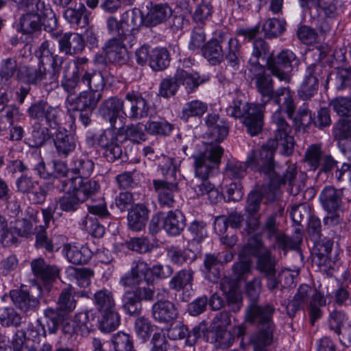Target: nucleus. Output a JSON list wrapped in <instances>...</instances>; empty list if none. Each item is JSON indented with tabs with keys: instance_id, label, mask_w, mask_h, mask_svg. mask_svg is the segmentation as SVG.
Segmentation results:
<instances>
[{
	"instance_id": "nucleus-1",
	"label": "nucleus",
	"mask_w": 351,
	"mask_h": 351,
	"mask_svg": "<svg viewBox=\"0 0 351 351\" xmlns=\"http://www.w3.org/2000/svg\"><path fill=\"white\" fill-rule=\"evenodd\" d=\"M253 74L252 80H254L255 88L260 95L261 103L263 110L269 101H273L278 106V109L272 115V122L275 124L274 142L271 147H276L281 154L290 156L293 152L295 141L290 134L291 126L287 123L282 112L285 111L289 119H292L295 111L296 105L293 99V93L289 87H280L274 89V80L269 74L265 73V67L257 69H249Z\"/></svg>"
},
{
	"instance_id": "nucleus-2",
	"label": "nucleus",
	"mask_w": 351,
	"mask_h": 351,
	"mask_svg": "<svg viewBox=\"0 0 351 351\" xmlns=\"http://www.w3.org/2000/svg\"><path fill=\"white\" fill-rule=\"evenodd\" d=\"M35 56L38 60V67H21L19 69V77L29 84L42 86L49 92L58 86L64 58L56 52L55 45L48 40L40 44Z\"/></svg>"
},
{
	"instance_id": "nucleus-3",
	"label": "nucleus",
	"mask_w": 351,
	"mask_h": 351,
	"mask_svg": "<svg viewBox=\"0 0 351 351\" xmlns=\"http://www.w3.org/2000/svg\"><path fill=\"white\" fill-rule=\"evenodd\" d=\"M274 151L268 146H263L259 150L258 158L255 156L248 160V164L253 167L258 168L260 173L267 176L274 186L289 184L291 192L297 195L305 186V177L300 175L297 178V169L295 164L288 165L282 174L280 172V167L274 160Z\"/></svg>"
},
{
	"instance_id": "nucleus-4",
	"label": "nucleus",
	"mask_w": 351,
	"mask_h": 351,
	"mask_svg": "<svg viewBox=\"0 0 351 351\" xmlns=\"http://www.w3.org/2000/svg\"><path fill=\"white\" fill-rule=\"evenodd\" d=\"M274 308L269 304L260 306L257 303L250 304L246 310L245 320L259 327L257 332L250 338L254 351H269L268 346L272 343L274 325L272 316Z\"/></svg>"
},
{
	"instance_id": "nucleus-5",
	"label": "nucleus",
	"mask_w": 351,
	"mask_h": 351,
	"mask_svg": "<svg viewBox=\"0 0 351 351\" xmlns=\"http://www.w3.org/2000/svg\"><path fill=\"white\" fill-rule=\"evenodd\" d=\"M306 306L311 325L322 316L321 307L326 305V299L321 292L304 284L299 287L293 299L286 306L287 313L293 317L301 308Z\"/></svg>"
},
{
	"instance_id": "nucleus-6",
	"label": "nucleus",
	"mask_w": 351,
	"mask_h": 351,
	"mask_svg": "<svg viewBox=\"0 0 351 351\" xmlns=\"http://www.w3.org/2000/svg\"><path fill=\"white\" fill-rule=\"evenodd\" d=\"M162 174L166 176L165 180H154L153 184L158 195V201L162 207H173L175 198L178 193L176 182L177 166L174 160L171 158H165L160 165Z\"/></svg>"
},
{
	"instance_id": "nucleus-7",
	"label": "nucleus",
	"mask_w": 351,
	"mask_h": 351,
	"mask_svg": "<svg viewBox=\"0 0 351 351\" xmlns=\"http://www.w3.org/2000/svg\"><path fill=\"white\" fill-rule=\"evenodd\" d=\"M226 113L232 117H243V123L251 136H256L262 130L264 112L261 105L234 100L232 105L226 108Z\"/></svg>"
},
{
	"instance_id": "nucleus-8",
	"label": "nucleus",
	"mask_w": 351,
	"mask_h": 351,
	"mask_svg": "<svg viewBox=\"0 0 351 351\" xmlns=\"http://www.w3.org/2000/svg\"><path fill=\"white\" fill-rule=\"evenodd\" d=\"M28 11L20 19V29L23 34H32L41 29L42 21L45 18L56 23L55 15L51 8L41 0H27Z\"/></svg>"
},
{
	"instance_id": "nucleus-9",
	"label": "nucleus",
	"mask_w": 351,
	"mask_h": 351,
	"mask_svg": "<svg viewBox=\"0 0 351 351\" xmlns=\"http://www.w3.org/2000/svg\"><path fill=\"white\" fill-rule=\"evenodd\" d=\"M223 154L221 146L210 145L203 152L193 156L195 176L206 180L217 173Z\"/></svg>"
},
{
	"instance_id": "nucleus-10",
	"label": "nucleus",
	"mask_w": 351,
	"mask_h": 351,
	"mask_svg": "<svg viewBox=\"0 0 351 351\" xmlns=\"http://www.w3.org/2000/svg\"><path fill=\"white\" fill-rule=\"evenodd\" d=\"M76 304L77 301L74 298L72 287L69 286L63 289L57 300L56 308H47L44 311V316L47 319V326L49 333H56L61 317L73 312Z\"/></svg>"
},
{
	"instance_id": "nucleus-11",
	"label": "nucleus",
	"mask_w": 351,
	"mask_h": 351,
	"mask_svg": "<svg viewBox=\"0 0 351 351\" xmlns=\"http://www.w3.org/2000/svg\"><path fill=\"white\" fill-rule=\"evenodd\" d=\"M298 62L299 60L292 51L283 50L276 57L267 58V67L280 81L289 83L291 80V73L293 68L298 65Z\"/></svg>"
},
{
	"instance_id": "nucleus-12",
	"label": "nucleus",
	"mask_w": 351,
	"mask_h": 351,
	"mask_svg": "<svg viewBox=\"0 0 351 351\" xmlns=\"http://www.w3.org/2000/svg\"><path fill=\"white\" fill-rule=\"evenodd\" d=\"M27 114L31 119L38 121H45L50 128L56 129L60 125L62 111L58 106H52L46 101L39 100L31 104Z\"/></svg>"
},
{
	"instance_id": "nucleus-13",
	"label": "nucleus",
	"mask_w": 351,
	"mask_h": 351,
	"mask_svg": "<svg viewBox=\"0 0 351 351\" xmlns=\"http://www.w3.org/2000/svg\"><path fill=\"white\" fill-rule=\"evenodd\" d=\"M333 243V241L328 238H320L315 241L316 261L320 269L324 271L333 269L339 260L337 251H332Z\"/></svg>"
},
{
	"instance_id": "nucleus-14",
	"label": "nucleus",
	"mask_w": 351,
	"mask_h": 351,
	"mask_svg": "<svg viewBox=\"0 0 351 351\" xmlns=\"http://www.w3.org/2000/svg\"><path fill=\"white\" fill-rule=\"evenodd\" d=\"M126 103L124 115L131 120H139L148 116L149 105L147 101L138 92H129L125 95Z\"/></svg>"
},
{
	"instance_id": "nucleus-15",
	"label": "nucleus",
	"mask_w": 351,
	"mask_h": 351,
	"mask_svg": "<svg viewBox=\"0 0 351 351\" xmlns=\"http://www.w3.org/2000/svg\"><path fill=\"white\" fill-rule=\"evenodd\" d=\"M322 74L320 64H312L306 68L304 80L298 90V95L303 100L311 99L319 88V80Z\"/></svg>"
},
{
	"instance_id": "nucleus-16",
	"label": "nucleus",
	"mask_w": 351,
	"mask_h": 351,
	"mask_svg": "<svg viewBox=\"0 0 351 351\" xmlns=\"http://www.w3.org/2000/svg\"><path fill=\"white\" fill-rule=\"evenodd\" d=\"M117 127L106 130L99 136L98 143L105 149L104 156L109 162H114L121 158L123 150L118 139L119 134L115 131Z\"/></svg>"
},
{
	"instance_id": "nucleus-17",
	"label": "nucleus",
	"mask_w": 351,
	"mask_h": 351,
	"mask_svg": "<svg viewBox=\"0 0 351 351\" xmlns=\"http://www.w3.org/2000/svg\"><path fill=\"white\" fill-rule=\"evenodd\" d=\"M143 281L147 285H152L151 267L146 262L139 260L134 263L130 274L121 278L120 283L124 287H132L136 285H139Z\"/></svg>"
},
{
	"instance_id": "nucleus-18",
	"label": "nucleus",
	"mask_w": 351,
	"mask_h": 351,
	"mask_svg": "<svg viewBox=\"0 0 351 351\" xmlns=\"http://www.w3.org/2000/svg\"><path fill=\"white\" fill-rule=\"evenodd\" d=\"M61 182L63 189H65L68 185H70V189L75 190L79 196L84 197V202L98 192L100 189L99 184L97 181L84 180V178L80 177H72Z\"/></svg>"
},
{
	"instance_id": "nucleus-19",
	"label": "nucleus",
	"mask_w": 351,
	"mask_h": 351,
	"mask_svg": "<svg viewBox=\"0 0 351 351\" xmlns=\"http://www.w3.org/2000/svg\"><path fill=\"white\" fill-rule=\"evenodd\" d=\"M34 289L40 291V287H35L28 291L20 289L12 291L11 298L15 306L25 313L35 311L40 302L38 299L33 295Z\"/></svg>"
},
{
	"instance_id": "nucleus-20",
	"label": "nucleus",
	"mask_w": 351,
	"mask_h": 351,
	"mask_svg": "<svg viewBox=\"0 0 351 351\" xmlns=\"http://www.w3.org/2000/svg\"><path fill=\"white\" fill-rule=\"evenodd\" d=\"M343 191L332 186H325L321 191L319 199L326 212L337 211L342 206Z\"/></svg>"
},
{
	"instance_id": "nucleus-21",
	"label": "nucleus",
	"mask_w": 351,
	"mask_h": 351,
	"mask_svg": "<svg viewBox=\"0 0 351 351\" xmlns=\"http://www.w3.org/2000/svg\"><path fill=\"white\" fill-rule=\"evenodd\" d=\"M230 38L224 34H219L217 38L209 40L203 48V55L210 64L215 65L223 59L224 52L222 44H227Z\"/></svg>"
},
{
	"instance_id": "nucleus-22",
	"label": "nucleus",
	"mask_w": 351,
	"mask_h": 351,
	"mask_svg": "<svg viewBox=\"0 0 351 351\" xmlns=\"http://www.w3.org/2000/svg\"><path fill=\"white\" fill-rule=\"evenodd\" d=\"M59 50L66 55H75L81 53L84 47V38L75 32L64 34L58 40Z\"/></svg>"
},
{
	"instance_id": "nucleus-23",
	"label": "nucleus",
	"mask_w": 351,
	"mask_h": 351,
	"mask_svg": "<svg viewBox=\"0 0 351 351\" xmlns=\"http://www.w3.org/2000/svg\"><path fill=\"white\" fill-rule=\"evenodd\" d=\"M125 103L117 97H111L102 101L99 106V113L101 117L108 121L112 128H115L117 119L119 112L123 113Z\"/></svg>"
},
{
	"instance_id": "nucleus-24",
	"label": "nucleus",
	"mask_w": 351,
	"mask_h": 351,
	"mask_svg": "<svg viewBox=\"0 0 351 351\" xmlns=\"http://www.w3.org/2000/svg\"><path fill=\"white\" fill-rule=\"evenodd\" d=\"M53 143L58 156L65 158L73 152L77 147V143L73 136L68 134L64 128H58L53 138Z\"/></svg>"
},
{
	"instance_id": "nucleus-25",
	"label": "nucleus",
	"mask_w": 351,
	"mask_h": 351,
	"mask_svg": "<svg viewBox=\"0 0 351 351\" xmlns=\"http://www.w3.org/2000/svg\"><path fill=\"white\" fill-rule=\"evenodd\" d=\"M106 58L112 63L123 64L127 60L128 51L123 39L114 38L108 40L103 47Z\"/></svg>"
},
{
	"instance_id": "nucleus-26",
	"label": "nucleus",
	"mask_w": 351,
	"mask_h": 351,
	"mask_svg": "<svg viewBox=\"0 0 351 351\" xmlns=\"http://www.w3.org/2000/svg\"><path fill=\"white\" fill-rule=\"evenodd\" d=\"M90 15V12L82 3H79L77 8H67L63 14L67 22L80 28L88 25Z\"/></svg>"
},
{
	"instance_id": "nucleus-27",
	"label": "nucleus",
	"mask_w": 351,
	"mask_h": 351,
	"mask_svg": "<svg viewBox=\"0 0 351 351\" xmlns=\"http://www.w3.org/2000/svg\"><path fill=\"white\" fill-rule=\"evenodd\" d=\"M208 132L213 141H222L228 134V126L226 121L219 118L218 114H209L205 120Z\"/></svg>"
},
{
	"instance_id": "nucleus-28",
	"label": "nucleus",
	"mask_w": 351,
	"mask_h": 351,
	"mask_svg": "<svg viewBox=\"0 0 351 351\" xmlns=\"http://www.w3.org/2000/svg\"><path fill=\"white\" fill-rule=\"evenodd\" d=\"M178 311L173 303L159 301L152 307V315L155 320L161 323H169L178 317Z\"/></svg>"
},
{
	"instance_id": "nucleus-29",
	"label": "nucleus",
	"mask_w": 351,
	"mask_h": 351,
	"mask_svg": "<svg viewBox=\"0 0 351 351\" xmlns=\"http://www.w3.org/2000/svg\"><path fill=\"white\" fill-rule=\"evenodd\" d=\"M31 267L37 278L47 282L53 280L59 273L56 266L47 264L41 258L34 259L31 262Z\"/></svg>"
},
{
	"instance_id": "nucleus-30",
	"label": "nucleus",
	"mask_w": 351,
	"mask_h": 351,
	"mask_svg": "<svg viewBox=\"0 0 351 351\" xmlns=\"http://www.w3.org/2000/svg\"><path fill=\"white\" fill-rule=\"evenodd\" d=\"M165 230L171 235H179L186 226L185 217L179 210L169 211L163 217Z\"/></svg>"
},
{
	"instance_id": "nucleus-31",
	"label": "nucleus",
	"mask_w": 351,
	"mask_h": 351,
	"mask_svg": "<svg viewBox=\"0 0 351 351\" xmlns=\"http://www.w3.org/2000/svg\"><path fill=\"white\" fill-rule=\"evenodd\" d=\"M148 219V210L142 204L134 206L128 213V226L134 231H139L143 228Z\"/></svg>"
},
{
	"instance_id": "nucleus-32",
	"label": "nucleus",
	"mask_w": 351,
	"mask_h": 351,
	"mask_svg": "<svg viewBox=\"0 0 351 351\" xmlns=\"http://www.w3.org/2000/svg\"><path fill=\"white\" fill-rule=\"evenodd\" d=\"M172 13V9L167 3L154 4L147 14L145 21L148 25L155 26L166 21Z\"/></svg>"
},
{
	"instance_id": "nucleus-33",
	"label": "nucleus",
	"mask_w": 351,
	"mask_h": 351,
	"mask_svg": "<svg viewBox=\"0 0 351 351\" xmlns=\"http://www.w3.org/2000/svg\"><path fill=\"white\" fill-rule=\"evenodd\" d=\"M269 54V46L268 43L261 38L254 39L252 43L251 56L249 59V69H257L258 66L265 67L259 63V60H265Z\"/></svg>"
},
{
	"instance_id": "nucleus-34",
	"label": "nucleus",
	"mask_w": 351,
	"mask_h": 351,
	"mask_svg": "<svg viewBox=\"0 0 351 351\" xmlns=\"http://www.w3.org/2000/svg\"><path fill=\"white\" fill-rule=\"evenodd\" d=\"M60 189L66 191V193L59 198L58 202L60 209L67 213L76 211L80 207V205L84 202V197L79 196L75 190L70 189V185H68L65 189H63L62 186Z\"/></svg>"
},
{
	"instance_id": "nucleus-35",
	"label": "nucleus",
	"mask_w": 351,
	"mask_h": 351,
	"mask_svg": "<svg viewBox=\"0 0 351 351\" xmlns=\"http://www.w3.org/2000/svg\"><path fill=\"white\" fill-rule=\"evenodd\" d=\"M259 152L258 153L252 151L251 154L247 157L245 162L237 161V160H230L227 162L225 174L226 176L232 179H241L243 178L246 174L247 167L251 169L258 171V168H255L248 164V160L251 157L255 156L256 158H258Z\"/></svg>"
},
{
	"instance_id": "nucleus-36",
	"label": "nucleus",
	"mask_w": 351,
	"mask_h": 351,
	"mask_svg": "<svg viewBox=\"0 0 351 351\" xmlns=\"http://www.w3.org/2000/svg\"><path fill=\"white\" fill-rule=\"evenodd\" d=\"M93 303L99 313L116 308L114 294L106 288L97 290L93 294Z\"/></svg>"
},
{
	"instance_id": "nucleus-37",
	"label": "nucleus",
	"mask_w": 351,
	"mask_h": 351,
	"mask_svg": "<svg viewBox=\"0 0 351 351\" xmlns=\"http://www.w3.org/2000/svg\"><path fill=\"white\" fill-rule=\"evenodd\" d=\"M276 257L272 255L269 249L256 259L255 269L263 276H271V274L276 273Z\"/></svg>"
},
{
	"instance_id": "nucleus-38",
	"label": "nucleus",
	"mask_w": 351,
	"mask_h": 351,
	"mask_svg": "<svg viewBox=\"0 0 351 351\" xmlns=\"http://www.w3.org/2000/svg\"><path fill=\"white\" fill-rule=\"evenodd\" d=\"M63 253L68 261L74 265L86 264L90 256L88 248L70 244L64 246Z\"/></svg>"
},
{
	"instance_id": "nucleus-39",
	"label": "nucleus",
	"mask_w": 351,
	"mask_h": 351,
	"mask_svg": "<svg viewBox=\"0 0 351 351\" xmlns=\"http://www.w3.org/2000/svg\"><path fill=\"white\" fill-rule=\"evenodd\" d=\"M95 168L93 161L86 156H75L72 162L71 171L77 177L87 178L91 176Z\"/></svg>"
},
{
	"instance_id": "nucleus-40",
	"label": "nucleus",
	"mask_w": 351,
	"mask_h": 351,
	"mask_svg": "<svg viewBox=\"0 0 351 351\" xmlns=\"http://www.w3.org/2000/svg\"><path fill=\"white\" fill-rule=\"evenodd\" d=\"M269 248L265 247L258 235H254L250 237L247 243L244 245L239 253L241 258H247L254 256L256 259Z\"/></svg>"
},
{
	"instance_id": "nucleus-41",
	"label": "nucleus",
	"mask_w": 351,
	"mask_h": 351,
	"mask_svg": "<svg viewBox=\"0 0 351 351\" xmlns=\"http://www.w3.org/2000/svg\"><path fill=\"white\" fill-rule=\"evenodd\" d=\"M176 80H178L179 86L182 84L187 93H192L197 87L204 82L197 73H191L183 69H178L176 71Z\"/></svg>"
},
{
	"instance_id": "nucleus-42",
	"label": "nucleus",
	"mask_w": 351,
	"mask_h": 351,
	"mask_svg": "<svg viewBox=\"0 0 351 351\" xmlns=\"http://www.w3.org/2000/svg\"><path fill=\"white\" fill-rule=\"evenodd\" d=\"M38 211L32 210L29 219L22 218L16 219L13 230L16 234L20 237H28L33 234V223L38 222Z\"/></svg>"
},
{
	"instance_id": "nucleus-43",
	"label": "nucleus",
	"mask_w": 351,
	"mask_h": 351,
	"mask_svg": "<svg viewBox=\"0 0 351 351\" xmlns=\"http://www.w3.org/2000/svg\"><path fill=\"white\" fill-rule=\"evenodd\" d=\"M328 81L337 90L351 89V68H341L334 75L328 77Z\"/></svg>"
},
{
	"instance_id": "nucleus-44",
	"label": "nucleus",
	"mask_w": 351,
	"mask_h": 351,
	"mask_svg": "<svg viewBox=\"0 0 351 351\" xmlns=\"http://www.w3.org/2000/svg\"><path fill=\"white\" fill-rule=\"evenodd\" d=\"M170 63L169 53L166 48H155L149 55V66L154 71L165 69Z\"/></svg>"
},
{
	"instance_id": "nucleus-45",
	"label": "nucleus",
	"mask_w": 351,
	"mask_h": 351,
	"mask_svg": "<svg viewBox=\"0 0 351 351\" xmlns=\"http://www.w3.org/2000/svg\"><path fill=\"white\" fill-rule=\"evenodd\" d=\"M101 317L99 322V328L103 332L108 333L115 330L120 324V316L116 308L100 313Z\"/></svg>"
},
{
	"instance_id": "nucleus-46",
	"label": "nucleus",
	"mask_w": 351,
	"mask_h": 351,
	"mask_svg": "<svg viewBox=\"0 0 351 351\" xmlns=\"http://www.w3.org/2000/svg\"><path fill=\"white\" fill-rule=\"evenodd\" d=\"M221 283V289L226 296L228 305L233 312L239 311L242 306V297L234 284Z\"/></svg>"
},
{
	"instance_id": "nucleus-47",
	"label": "nucleus",
	"mask_w": 351,
	"mask_h": 351,
	"mask_svg": "<svg viewBox=\"0 0 351 351\" xmlns=\"http://www.w3.org/2000/svg\"><path fill=\"white\" fill-rule=\"evenodd\" d=\"M194 271L191 268H185L178 272L170 280L171 289L180 291L187 286H191L193 280Z\"/></svg>"
},
{
	"instance_id": "nucleus-48",
	"label": "nucleus",
	"mask_w": 351,
	"mask_h": 351,
	"mask_svg": "<svg viewBox=\"0 0 351 351\" xmlns=\"http://www.w3.org/2000/svg\"><path fill=\"white\" fill-rule=\"evenodd\" d=\"M101 97V93L82 91L76 98L77 109L94 110Z\"/></svg>"
},
{
	"instance_id": "nucleus-49",
	"label": "nucleus",
	"mask_w": 351,
	"mask_h": 351,
	"mask_svg": "<svg viewBox=\"0 0 351 351\" xmlns=\"http://www.w3.org/2000/svg\"><path fill=\"white\" fill-rule=\"evenodd\" d=\"M17 70L18 64L15 58H8L3 60L1 63L0 84L8 86Z\"/></svg>"
},
{
	"instance_id": "nucleus-50",
	"label": "nucleus",
	"mask_w": 351,
	"mask_h": 351,
	"mask_svg": "<svg viewBox=\"0 0 351 351\" xmlns=\"http://www.w3.org/2000/svg\"><path fill=\"white\" fill-rule=\"evenodd\" d=\"M82 82L87 85L91 92L100 93L105 86L102 74L95 71H85L82 77Z\"/></svg>"
},
{
	"instance_id": "nucleus-51",
	"label": "nucleus",
	"mask_w": 351,
	"mask_h": 351,
	"mask_svg": "<svg viewBox=\"0 0 351 351\" xmlns=\"http://www.w3.org/2000/svg\"><path fill=\"white\" fill-rule=\"evenodd\" d=\"M207 104L200 100H193L186 102L182 110V118L188 120L192 117H201L207 110Z\"/></svg>"
},
{
	"instance_id": "nucleus-52",
	"label": "nucleus",
	"mask_w": 351,
	"mask_h": 351,
	"mask_svg": "<svg viewBox=\"0 0 351 351\" xmlns=\"http://www.w3.org/2000/svg\"><path fill=\"white\" fill-rule=\"evenodd\" d=\"M315 1L327 18L335 19L341 12L342 2L341 0H315Z\"/></svg>"
},
{
	"instance_id": "nucleus-53",
	"label": "nucleus",
	"mask_w": 351,
	"mask_h": 351,
	"mask_svg": "<svg viewBox=\"0 0 351 351\" xmlns=\"http://www.w3.org/2000/svg\"><path fill=\"white\" fill-rule=\"evenodd\" d=\"M50 135L49 130L42 126L39 123H36L33 126V130L28 138L29 145L32 147H40L49 140Z\"/></svg>"
},
{
	"instance_id": "nucleus-54",
	"label": "nucleus",
	"mask_w": 351,
	"mask_h": 351,
	"mask_svg": "<svg viewBox=\"0 0 351 351\" xmlns=\"http://www.w3.org/2000/svg\"><path fill=\"white\" fill-rule=\"evenodd\" d=\"M302 241V234L300 228H295V235L291 238L284 234H278L276 238V243L278 247L285 251L298 248Z\"/></svg>"
},
{
	"instance_id": "nucleus-55",
	"label": "nucleus",
	"mask_w": 351,
	"mask_h": 351,
	"mask_svg": "<svg viewBox=\"0 0 351 351\" xmlns=\"http://www.w3.org/2000/svg\"><path fill=\"white\" fill-rule=\"evenodd\" d=\"M22 322V317L12 307L0 308V324L3 326L18 327Z\"/></svg>"
},
{
	"instance_id": "nucleus-56",
	"label": "nucleus",
	"mask_w": 351,
	"mask_h": 351,
	"mask_svg": "<svg viewBox=\"0 0 351 351\" xmlns=\"http://www.w3.org/2000/svg\"><path fill=\"white\" fill-rule=\"evenodd\" d=\"M322 154V144H312L307 148L304 156L305 161L311 170L315 171L318 169Z\"/></svg>"
},
{
	"instance_id": "nucleus-57",
	"label": "nucleus",
	"mask_w": 351,
	"mask_h": 351,
	"mask_svg": "<svg viewBox=\"0 0 351 351\" xmlns=\"http://www.w3.org/2000/svg\"><path fill=\"white\" fill-rule=\"evenodd\" d=\"M82 75L72 71L71 74H65L64 79L61 82V86L63 89L68 93L69 96L76 94L80 89L82 82Z\"/></svg>"
},
{
	"instance_id": "nucleus-58",
	"label": "nucleus",
	"mask_w": 351,
	"mask_h": 351,
	"mask_svg": "<svg viewBox=\"0 0 351 351\" xmlns=\"http://www.w3.org/2000/svg\"><path fill=\"white\" fill-rule=\"evenodd\" d=\"M145 130L150 134L167 136L172 131L173 126L166 121H148L144 125Z\"/></svg>"
},
{
	"instance_id": "nucleus-59",
	"label": "nucleus",
	"mask_w": 351,
	"mask_h": 351,
	"mask_svg": "<svg viewBox=\"0 0 351 351\" xmlns=\"http://www.w3.org/2000/svg\"><path fill=\"white\" fill-rule=\"evenodd\" d=\"M285 29V22L276 19H267L263 25V30L266 37L276 38L281 35Z\"/></svg>"
},
{
	"instance_id": "nucleus-60",
	"label": "nucleus",
	"mask_w": 351,
	"mask_h": 351,
	"mask_svg": "<svg viewBox=\"0 0 351 351\" xmlns=\"http://www.w3.org/2000/svg\"><path fill=\"white\" fill-rule=\"evenodd\" d=\"M330 105L339 116L351 119V98L337 97L330 101Z\"/></svg>"
},
{
	"instance_id": "nucleus-61",
	"label": "nucleus",
	"mask_w": 351,
	"mask_h": 351,
	"mask_svg": "<svg viewBox=\"0 0 351 351\" xmlns=\"http://www.w3.org/2000/svg\"><path fill=\"white\" fill-rule=\"evenodd\" d=\"M219 263L218 258L214 254H206L204 263V272L206 278L210 282H216L219 278V271L215 267Z\"/></svg>"
},
{
	"instance_id": "nucleus-62",
	"label": "nucleus",
	"mask_w": 351,
	"mask_h": 351,
	"mask_svg": "<svg viewBox=\"0 0 351 351\" xmlns=\"http://www.w3.org/2000/svg\"><path fill=\"white\" fill-rule=\"evenodd\" d=\"M119 133H124L126 138L134 143H140L146 139V135L143 129V125L141 123L131 124L126 128H120Z\"/></svg>"
},
{
	"instance_id": "nucleus-63",
	"label": "nucleus",
	"mask_w": 351,
	"mask_h": 351,
	"mask_svg": "<svg viewBox=\"0 0 351 351\" xmlns=\"http://www.w3.org/2000/svg\"><path fill=\"white\" fill-rule=\"evenodd\" d=\"M180 86L176 80V73L173 77L163 79L159 86V95L164 98H169L176 94Z\"/></svg>"
},
{
	"instance_id": "nucleus-64",
	"label": "nucleus",
	"mask_w": 351,
	"mask_h": 351,
	"mask_svg": "<svg viewBox=\"0 0 351 351\" xmlns=\"http://www.w3.org/2000/svg\"><path fill=\"white\" fill-rule=\"evenodd\" d=\"M114 351H133V341L130 335L119 332L112 339Z\"/></svg>"
}]
</instances>
